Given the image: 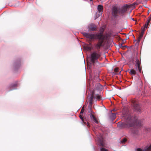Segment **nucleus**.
<instances>
[{
    "label": "nucleus",
    "instance_id": "nucleus-8",
    "mask_svg": "<svg viewBox=\"0 0 151 151\" xmlns=\"http://www.w3.org/2000/svg\"><path fill=\"white\" fill-rule=\"evenodd\" d=\"M133 106L135 110L140 112L141 110V108L139 104L135 100H133L132 101Z\"/></svg>",
    "mask_w": 151,
    "mask_h": 151
},
{
    "label": "nucleus",
    "instance_id": "nucleus-9",
    "mask_svg": "<svg viewBox=\"0 0 151 151\" xmlns=\"http://www.w3.org/2000/svg\"><path fill=\"white\" fill-rule=\"evenodd\" d=\"M129 7V6L128 5L126 4L122 7L121 9H119V14L122 15H123L126 12Z\"/></svg>",
    "mask_w": 151,
    "mask_h": 151
},
{
    "label": "nucleus",
    "instance_id": "nucleus-20",
    "mask_svg": "<svg viewBox=\"0 0 151 151\" xmlns=\"http://www.w3.org/2000/svg\"><path fill=\"white\" fill-rule=\"evenodd\" d=\"M100 151H108V150L107 149H105L104 148L102 147L100 149Z\"/></svg>",
    "mask_w": 151,
    "mask_h": 151
},
{
    "label": "nucleus",
    "instance_id": "nucleus-18",
    "mask_svg": "<svg viewBox=\"0 0 151 151\" xmlns=\"http://www.w3.org/2000/svg\"><path fill=\"white\" fill-rule=\"evenodd\" d=\"M143 33L144 32L142 30L141 33H140V34H139V37L138 38L139 40H140L142 38L143 35Z\"/></svg>",
    "mask_w": 151,
    "mask_h": 151
},
{
    "label": "nucleus",
    "instance_id": "nucleus-24",
    "mask_svg": "<svg viewBox=\"0 0 151 151\" xmlns=\"http://www.w3.org/2000/svg\"><path fill=\"white\" fill-rule=\"evenodd\" d=\"M116 111V109H113L111 111Z\"/></svg>",
    "mask_w": 151,
    "mask_h": 151
},
{
    "label": "nucleus",
    "instance_id": "nucleus-13",
    "mask_svg": "<svg viewBox=\"0 0 151 151\" xmlns=\"http://www.w3.org/2000/svg\"><path fill=\"white\" fill-rule=\"evenodd\" d=\"M79 117H80V118L81 119L82 121L83 122V123L84 124V125H87V127L88 128H90V124L88 122H84V119H83V118L82 116L81 115H80Z\"/></svg>",
    "mask_w": 151,
    "mask_h": 151
},
{
    "label": "nucleus",
    "instance_id": "nucleus-22",
    "mask_svg": "<svg viewBox=\"0 0 151 151\" xmlns=\"http://www.w3.org/2000/svg\"><path fill=\"white\" fill-rule=\"evenodd\" d=\"M84 111V107H83L81 109V111L80 113L83 114V113Z\"/></svg>",
    "mask_w": 151,
    "mask_h": 151
},
{
    "label": "nucleus",
    "instance_id": "nucleus-4",
    "mask_svg": "<svg viewBox=\"0 0 151 151\" xmlns=\"http://www.w3.org/2000/svg\"><path fill=\"white\" fill-rule=\"evenodd\" d=\"M133 60L136 63L135 65L137 70H138V72L139 73H140L142 69L141 68V62L139 60V58H138L137 56H136L134 58Z\"/></svg>",
    "mask_w": 151,
    "mask_h": 151
},
{
    "label": "nucleus",
    "instance_id": "nucleus-17",
    "mask_svg": "<svg viewBox=\"0 0 151 151\" xmlns=\"http://www.w3.org/2000/svg\"><path fill=\"white\" fill-rule=\"evenodd\" d=\"M117 113H111V117L113 119H115L116 117V114H117Z\"/></svg>",
    "mask_w": 151,
    "mask_h": 151
},
{
    "label": "nucleus",
    "instance_id": "nucleus-10",
    "mask_svg": "<svg viewBox=\"0 0 151 151\" xmlns=\"http://www.w3.org/2000/svg\"><path fill=\"white\" fill-rule=\"evenodd\" d=\"M88 29L89 31H93L96 30L97 27L94 24L91 23L88 26Z\"/></svg>",
    "mask_w": 151,
    "mask_h": 151
},
{
    "label": "nucleus",
    "instance_id": "nucleus-3",
    "mask_svg": "<svg viewBox=\"0 0 151 151\" xmlns=\"http://www.w3.org/2000/svg\"><path fill=\"white\" fill-rule=\"evenodd\" d=\"M91 96L88 99L89 105L90 108L92 106L93 99L99 100L101 99L100 91L99 89H94L91 91Z\"/></svg>",
    "mask_w": 151,
    "mask_h": 151
},
{
    "label": "nucleus",
    "instance_id": "nucleus-2",
    "mask_svg": "<svg viewBox=\"0 0 151 151\" xmlns=\"http://www.w3.org/2000/svg\"><path fill=\"white\" fill-rule=\"evenodd\" d=\"M143 120H137L135 122H132L131 121H129L127 123L119 122L118 126L119 128L122 129L124 128L134 127L136 128H139L141 127L142 125V122Z\"/></svg>",
    "mask_w": 151,
    "mask_h": 151
},
{
    "label": "nucleus",
    "instance_id": "nucleus-26",
    "mask_svg": "<svg viewBox=\"0 0 151 151\" xmlns=\"http://www.w3.org/2000/svg\"><path fill=\"white\" fill-rule=\"evenodd\" d=\"M90 0V1H92V0Z\"/></svg>",
    "mask_w": 151,
    "mask_h": 151
},
{
    "label": "nucleus",
    "instance_id": "nucleus-16",
    "mask_svg": "<svg viewBox=\"0 0 151 151\" xmlns=\"http://www.w3.org/2000/svg\"><path fill=\"white\" fill-rule=\"evenodd\" d=\"M17 86V83L14 84H12L10 86V88L11 89H14Z\"/></svg>",
    "mask_w": 151,
    "mask_h": 151
},
{
    "label": "nucleus",
    "instance_id": "nucleus-6",
    "mask_svg": "<svg viewBox=\"0 0 151 151\" xmlns=\"http://www.w3.org/2000/svg\"><path fill=\"white\" fill-rule=\"evenodd\" d=\"M88 112L89 113V116L91 120L93 121L96 124H98L99 122L96 117L95 113L91 109L90 111Z\"/></svg>",
    "mask_w": 151,
    "mask_h": 151
},
{
    "label": "nucleus",
    "instance_id": "nucleus-21",
    "mask_svg": "<svg viewBox=\"0 0 151 151\" xmlns=\"http://www.w3.org/2000/svg\"><path fill=\"white\" fill-rule=\"evenodd\" d=\"M127 141V139L126 138L123 139L121 141V142L122 143H124Z\"/></svg>",
    "mask_w": 151,
    "mask_h": 151
},
{
    "label": "nucleus",
    "instance_id": "nucleus-12",
    "mask_svg": "<svg viewBox=\"0 0 151 151\" xmlns=\"http://www.w3.org/2000/svg\"><path fill=\"white\" fill-rule=\"evenodd\" d=\"M151 17H149L148 19L147 20L145 24V25L144 28H143V27H142V29H143V30H144V29H145L147 28V27L148 25L150 22V20H151Z\"/></svg>",
    "mask_w": 151,
    "mask_h": 151
},
{
    "label": "nucleus",
    "instance_id": "nucleus-5",
    "mask_svg": "<svg viewBox=\"0 0 151 151\" xmlns=\"http://www.w3.org/2000/svg\"><path fill=\"white\" fill-rule=\"evenodd\" d=\"M95 140L98 145L100 146L105 147H107L106 144L104 142V140L102 136H97Z\"/></svg>",
    "mask_w": 151,
    "mask_h": 151
},
{
    "label": "nucleus",
    "instance_id": "nucleus-14",
    "mask_svg": "<svg viewBox=\"0 0 151 151\" xmlns=\"http://www.w3.org/2000/svg\"><path fill=\"white\" fill-rule=\"evenodd\" d=\"M98 10L99 12H102L103 10V6L101 5H99L98 6Z\"/></svg>",
    "mask_w": 151,
    "mask_h": 151
},
{
    "label": "nucleus",
    "instance_id": "nucleus-11",
    "mask_svg": "<svg viewBox=\"0 0 151 151\" xmlns=\"http://www.w3.org/2000/svg\"><path fill=\"white\" fill-rule=\"evenodd\" d=\"M137 151H150L151 150V144L149 146L145 147L144 150H142L140 148L137 149Z\"/></svg>",
    "mask_w": 151,
    "mask_h": 151
},
{
    "label": "nucleus",
    "instance_id": "nucleus-1",
    "mask_svg": "<svg viewBox=\"0 0 151 151\" xmlns=\"http://www.w3.org/2000/svg\"><path fill=\"white\" fill-rule=\"evenodd\" d=\"M100 30L101 32L99 33L95 34L85 32L83 34L85 37L91 40H98V42L95 45V48L98 51L93 52L90 55V61L93 64L101 56V54L99 52V49L101 47H105L108 43V39L107 36L103 34L104 29L102 28H101Z\"/></svg>",
    "mask_w": 151,
    "mask_h": 151
},
{
    "label": "nucleus",
    "instance_id": "nucleus-15",
    "mask_svg": "<svg viewBox=\"0 0 151 151\" xmlns=\"http://www.w3.org/2000/svg\"><path fill=\"white\" fill-rule=\"evenodd\" d=\"M136 71L133 69H131L130 70L129 73L132 75H135L136 74Z\"/></svg>",
    "mask_w": 151,
    "mask_h": 151
},
{
    "label": "nucleus",
    "instance_id": "nucleus-23",
    "mask_svg": "<svg viewBox=\"0 0 151 151\" xmlns=\"http://www.w3.org/2000/svg\"><path fill=\"white\" fill-rule=\"evenodd\" d=\"M118 68H116L114 69V71L115 72H118Z\"/></svg>",
    "mask_w": 151,
    "mask_h": 151
},
{
    "label": "nucleus",
    "instance_id": "nucleus-25",
    "mask_svg": "<svg viewBox=\"0 0 151 151\" xmlns=\"http://www.w3.org/2000/svg\"><path fill=\"white\" fill-rule=\"evenodd\" d=\"M97 18V17H96V18H95V19H96Z\"/></svg>",
    "mask_w": 151,
    "mask_h": 151
},
{
    "label": "nucleus",
    "instance_id": "nucleus-7",
    "mask_svg": "<svg viewBox=\"0 0 151 151\" xmlns=\"http://www.w3.org/2000/svg\"><path fill=\"white\" fill-rule=\"evenodd\" d=\"M119 9L117 7L114 6L112 9V14L114 17L117 16L118 14H119Z\"/></svg>",
    "mask_w": 151,
    "mask_h": 151
},
{
    "label": "nucleus",
    "instance_id": "nucleus-19",
    "mask_svg": "<svg viewBox=\"0 0 151 151\" xmlns=\"http://www.w3.org/2000/svg\"><path fill=\"white\" fill-rule=\"evenodd\" d=\"M85 49V50H88V51H89L91 50V47H88V46H86L84 47Z\"/></svg>",
    "mask_w": 151,
    "mask_h": 151
}]
</instances>
